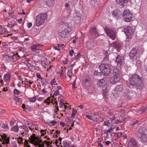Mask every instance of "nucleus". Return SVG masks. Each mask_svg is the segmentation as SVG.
<instances>
[{"mask_svg": "<svg viewBox=\"0 0 147 147\" xmlns=\"http://www.w3.org/2000/svg\"><path fill=\"white\" fill-rule=\"evenodd\" d=\"M44 143L43 142H42L41 144H39L38 147H44Z\"/></svg>", "mask_w": 147, "mask_h": 147, "instance_id": "64", "label": "nucleus"}, {"mask_svg": "<svg viewBox=\"0 0 147 147\" xmlns=\"http://www.w3.org/2000/svg\"><path fill=\"white\" fill-rule=\"evenodd\" d=\"M110 81L111 83L115 84L119 81V77L114 76L111 78Z\"/></svg>", "mask_w": 147, "mask_h": 147, "instance_id": "12", "label": "nucleus"}, {"mask_svg": "<svg viewBox=\"0 0 147 147\" xmlns=\"http://www.w3.org/2000/svg\"><path fill=\"white\" fill-rule=\"evenodd\" d=\"M35 45H36V46L37 47H43L44 46L43 45H42L41 44H35Z\"/></svg>", "mask_w": 147, "mask_h": 147, "instance_id": "62", "label": "nucleus"}, {"mask_svg": "<svg viewBox=\"0 0 147 147\" xmlns=\"http://www.w3.org/2000/svg\"><path fill=\"white\" fill-rule=\"evenodd\" d=\"M22 12H19L18 13L19 15H20V14H23L24 15H25V14L26 13L25 12H24V9H22Z\"/></svg>", "mask_w": 147, "mask_h": 147, "instance_id": "60", "label": "nucleus"}, {"mask_svg": "<svg viewBox=\"0 0 147 147\" xmlns=\"http://www.w3.org/2000/svg\"><path fill=\"white\" fill-rule=\"evenodd\" d=\"M137 136L143 142H147V130L145 127L140 128L137 132Z\"/></svg>", "mask_w": 147, "mask_h": 147, "instance_id": "2", "label": "nucleus"}, {"mask_svg": "<svg viewBox=\"0 0 147 147\" xmlns=\"http://www.w3.org/2000/svg\"><path fill=\"white\" fill-rule=\"evenodd\" d=\"M41 83L42 86H45L47 83V80H45V81H41Z\"/></svg>", "mask_w": 147, "mask_h": 147, "instance_id": "43", "label": "nucleus"}, {"mask_svg": "<svg viewBox=\"0 0 147 147\" xmlns=\"http://www.w3.org/2000/svg\"><path fill=\"white\" fill-rule=\"evenodd\" d=\"M36 76L37 78L40 79H42V78L41 77L40 74L39 73H37L36 74Z\"/></svg>", "mask_w": 147, "mask_h": 147, "instance_id": "50", "label": "nucleus"}, {"mask_svg": "<svg viewBox=\"0 0 147 147\" xmlns=\"http://www.w3.org/2000/svg\"><path fill=\"white\" fill-rule=\"evenodd\" d=\"M18 57H17V56L15 55H12V59H13L14 61H16L18 60Z\"/></svg>", "mask_w": 147, "mask_h": 147, "instance_id": "36", "label": "nucleus"}, {"mask_svg": "<svg viewBox=\"0 0 147 147\" xmlns=\"http://www.w3.org/2000/svg\"><path fill=\"white\" fill-rule=\"evenodd\" d=\"M1 137L3 139V138H5V140L6 139L7 137V136L6 135V134H5L3 136L2 135L1 136Z\"/></svg>", "mask_w": 147, "mask_h": 147, "instance_id": "63", "label": "nucleus"}, {"mask_svg": "<svg viewBox=\"0 0 147 147\" xmlns=\"http://www.w3.org/2000/svg\"><path fill=\"white\" fill-rule=\"evenodd\" d=\"M19 130V126L16 125L13 127L11 128V130L15 132H18Z\"/></svg>", "mask_w": 147, "mask_h": 147, "instance_id": "24", "label": "nucleus"}, {"mask_svg": "<svg viewBox=\"0 0 147 147\" xmlns=\"http://www.w3.org/2000/svg\"><path fill=\"white\" fill-rule=\"evenodd\" d=\"M29 69H31L32 71H33L35 70V67L34 65H31Z\"/></svg>", "mask_w": 147, "mask_h": 147, "instance_id": "46", "label": "nucleus"}, {"mask_svg": "<svg viewBox=\"0 0 147 147\" xmlns=\"http://www.w3.org/2000/svg\"><path fill=\"white\" fill-rule=\"evenodd\" d=\"M72 72L71 71H69L68 70L67 73V74L68 75V76L69 77H70V78H71V75L72 74Z\"/></svg>", "mask_w": 147, "mask_h": 147, "instance_id": "44", "label": "nucleus"}, {"mask_svg": "<svg viewBox=\"0 0 147 147\" xmlns=\"http://www.w3.org/2000/svg\"><path fill=\"white\" fill-rule=\"evenodd\" d=\"M34 144V145L36 146L38 145L39 146V144L37 142V140H36V141H34V144Z\"/></svg>", "mask_w": 147, "mask_h": 147, "instance_id": "53", "label": "nucleus"}, {"mask_svg": "<svg viewBox=\"0 0 147 147\" xmlns=\"http://www.w3.org/2000/svg\"><path fill=\"white\" fill-rule=\"evenodd\" d=\"M55 0H44L46 4L49 7H52L55 4Z\"/></svg>", "mask_w": 147, "mask_h": 147, "instance_id": "11", "label": "nucleus"}, {"mask_svg": "<svg viewBox=\"0 0 147 147\" xmlns=\"http://www.w3.org/2000/svg\"><path fill=\"white\" fill-rule=\"evenodd\" d=\"M122 16L125 22H129L132 20L133 14L129 10L126 9L123 12Z\"/></svg>", "mask_w": 147, "mask_h": 147, "instance_id": "6", "label": "nucleus"}, {"mask_svg": "<svg viewBox=\"0 0 147 147\" xmlns=\"http://www.w3.org/2000/svg\"><path fill=\"white\" fill-rule=\"evenodd\" d=\"M106 83V81L104 79H102L100 80V81L98 83V84L100 86L102 87L105 85Z\"/></svg>", "mask_w": 147, "mask_h": 147, "instance_id": "18", "label": "nucleus"}, {"mask_svg": "<svg viewBox=\"0 0 147 147\" xmlns=\"http://www.w3.org/2000/svg\"><path fill=\"white\" fill-rule=\"evenodd\" d=\"M84 84L86 86H89L90 85L89 82L88 80L86 78H84L82 80Z\"/></svg>", "mask_w": 147, "mask_h": 147, "instance_id": "17", "label": "nucleus"}, {"mask_svg": "<svg viewBox=\"0 0 147 147\" xmlns=\"http://www.w3.org/2000/svg\"><path fill=\"white\" fill-rule=\"evenodd\" d=\"M116 118L115 117H113V118H109L108 119H109L110 121H112L115 120Z\"/></svg>", "mask_w": 147, "mask_h": 147, "instance_id": "57", "label": "nucleus"}, {"mask_svg": "<svg viewBox=\"0 0 147 147\" xmlns=\"http://www.w3.org/2000/svg\"><path fill=\"white\" fill-rule=\"evenodd\" d=\"M120 139H124L127 138L126 135L124 133L120 132Z\"/></svg>", "mask_w": 147, "mask_h": 147, "instance_id": "22", "label": "nucleus"}, {"mask_svg": "<svg viewBox=\"0 0 147 147\" xmlns=\"http://www.w3.org/2000/svg\"><path fill=\"white\" fill-rule=\"evenodd\" d=\"M116 91L119 92V85H118L115 88Z\"/></svg>", "mask_w": 147, "mask_h": 147, "instance_id": "47", "label": "nucleus"}, {"mask_svg": "<svg viewBox=\"0 0 147 147\" xmlns=\"http://www.w3.org/2000/svg\"><path fill=\"white\" fill-rule=\"evenodd\" d=\"M121 120H120V123H121V122H124V121L126 120V117H123L122 116H121Z\"/></svg>", "mask_w": 147, "mask_h": 147, "instance_id": "40", "label": "nucleus"}, {"mask_svg": "<svg viewBox=\"0 0 147 147\" xmlns=\"http://www.w3.org/2000/svg\"><path fill=\"white\" fill-rule=\"evenodd\" d=\"M128 0H120V5L123 7L125 6V3L127 2Z\"/></svg>", "mask_w": 147, "mask_h": 147, "instance_id": "21", "label": "nucleus"}, {"mask_svg": "<svg viewBox=\"0 0 147 147\" xmlns=\"http://www.w3.org/2000/svg\"><path fill=\"white\" fill-rule=\"evenodd\" d=\"M60 124L61 126H62L63 127H64L65 125V123H64L63 122L61 121L60 122Z\"/></svg>", "mask_w": 147, "mask_h": 147, "instance_id": "55", "label": "nucleus"}, {"mask_svg": "<svg viewBox=\"0 0 147 147\" xmlns=\"http://www.w3.org/2000/svg\"><path fill=\"white\" fill-rule=\"evenodd\" d=\"M111 47H114L118 51L119 50V43L118 42H115L110 44Z\"/></svg>", "mask_w": 147, "mask_h": 147, "instance_id": "13", "label": "nucleus"}, {"mask_svg": "<svg viewBox=\"0 0 147 147\" xmlns=\"http://www.w3.org/2000/svg\"><path fill=\"white\" fill-rule=\"evenodd\" d=\"M20 92L16 89H15L13 90V93L15 95H18L20 94Z\"/></svg>", "mask_w": 147, "mask_h": 147, "instance_id": "32", "label": "nucleus"}, {"mask_svg": "<svg viewBox=\"0 0 147 147\" xmlns=\"http://www.w3.org/2000/svg\"><path fill=\"white\" fill-rule=\"evenodd\" d=\"M36 47L37 46H36V45H35V44H34L32 46L30 47V48L32 49V51H34L36 50Z\"/></svg>", "mask_w": 147, "mask_h": 147, "instance_id": "33", "label": "nucleus"}, {"mask_svg": "<svg viewBox=\"0 0 147 147\" xmlns=\"http://www.w3.org/2000/svg\"><path fill=\"white\" fill-rule=\"evenodd\" d=\"M2 128L3 129H7L9 128L8 124L3 123L2 125Z\"/></svg>", "mask_w": 147, "mask_h": 147, "instance_id": "26", "label": "nucleus"}, {"mask_svg": "<svg viewBox=\"0 0 147 147\" xmlns=\"http://www.w3.org/2000/svg\"><path fill=\"white\" fill-rule=\"evenodd\" d=\"M60 27L64 30L70 32L71 30V28L68 24L67 23H62L60 25Z\"/></svg>", "mask_w": 147, "mask_h": 147, "instance_id": "8", "label": "nucleus"}, {"mask_svg": "<svg viewBox=\"0 0 147 147\" xmlns=\"http://www.w3.org/2000/svg\"><path fill=\"white\" fill-rule=\"evenodd\" d=\"M36 99V96H34L32 98H30V101L32 102H34L35 101Z\"/></svg>", "mask_w": 147, "mask_h": 147, "instance_id": "30", "label": "nucleus"}, {"mask_svg": "<svg viewBox=\"0 0 147 147\" xmlns=\"http://www.w3.org/2000/svg\"><path fill=\"white\" fill-rule=\"evenodd\" d=\"M119 55H118L116 57V62L117 63V65H118V64L119 63Z\"/></svg>", "mask_w": 147, "mask_h": 147, "instance_id": "42", "label": "nucleus"}, {"mask_svg": "<svg viewBox=\"0 0 147 147\" xmlns=\"http://www.w3.org/2000/svg\"><path fill=\"white\" fill-rule=\"evenodd\" d=\"M69 32L64 30L59 33V35L62 38H64L66 37L68 34Z\"/></svg>", "mask_w": 147, "mask_h": 147, "instance_id": "14", "label": "nucleus"}, {"mask_svg": "<svg viewBox=\"0 0 147 147\" xmlns=\"http://www.w3.org/2000/svg\"><path fill=\"white\" fill-rule=\"evenodd\" d=\"M64 146L65 147H69L70 145L69 143H67L65 142V143H64Z\"/></svg>", "mask_w": 147, "mask_h": 147, "instance_id": "54", "label": "nucleus"}, {"mask_svg": "<svg viewBox=\"0 0 147 147\" xmlns=\"http://www.w3.org/2000/svg\"><path fill=\"white\" fill-rule=\"evenodd\" d=\"M28 27V28H31L32 26V24L31 23H29L27 24Z\"/></svg>", "mask_w": 147, "mask_h": 147, "instance_id": "61", "label": "nucleus"}, {"mask_svg": "<svg viewBox=\"0 0 147 147\" xmlns=\"http://www.w3.org/2000/svg\"><path fill=\"white\" fill-rule=\"evenodd\" d=\"M54 47L55 49L58 51L60 50V47L59 46H55Z\"/></svg>", "mask_w": 147, "mask_h": 147, "instance_id": "59", "label": "nucleus"}, {"mask_svg": "<svg viewBox=\"0 0 147 147\" xmlns=\"http://www.w3.org/2000/svg\"><path fill=\"white\" fill-rule=\"evenodd\" d=\"M139 121L137 120H135L131 122L130 123V125L132 126H133L138 123Z\"/></svg>", "mask_w": 147, "mask_h": 147, "instance_id": "31", "label": "nucleus"}, {"mask_svg": "<svg viewBox=\"0 0 147 147\" xmlns=\"http://www.w3.org/2000/svg\"><path fill=\"white\" fill-rule=\"evenodd\" d=\"M102 92L103 95L105 96L106 98H107V96L108 94L107 91L105 89L103 90Z\"/></svg>", "mask_w": 147, "mask_h": 147, "instance_id": "28", "label": "nucleus"}, {"mask_svg": "<svg viewBox=\"0 0 147 147\" xmlns=\"http://www.w3.org/2000/svg\"><path fill=\"white\" fill-rule=\"evenodd\" d=\"M56 98H54V97H52L51 99V100L53 102H55V103L56 104V105H57L58 103L56 101Z\"/></svg>", "mask_w": 147, "mask_h": 147, "instance_id": "39", "label": "nucleus"}, {"mask_svg": "<svg viewBox=\"0 0 147 147\" xmlns=\"http://www.w3.org/2000/svg\"><path fill=\"white\" fill-rule=\"evenodd\" d=\"M111 66L110 65L103 63L99 66V69L100 71L104 74L105 76L108 75L111 71Z\"/></svg>", "mask_w": 147, "mask_h": 147, "instance_id": "5", "label": "nucleus"}, {"mask_svg": "<svg viewBox=\"0 0 147 147\" xmlns=\"http://www.w3.org/2000/svg\"><path fill=\"white\" fill-rule=\"evenodd\" d=\"M113 130V128H110V129H109L107 131V136H108V133H110L111 132V131Z\"/></svg>", "mask_w": 147, "mask_h": 147, "instance_id": "48", "label": "nucleus"}, {"mask_svg": "<svg viewBox=\"0 0 147 147\" xmlns=\"http://www.w3.org/2000/svg\"><path fill=\"white\" fill-rule=\"evenodd\" d=\"M146 110V108L144 107H142L141 109L142 113H144V112Z\"/></svg>", "mask_w": 147, "mask_h": 147, "instance_id": "49", "label": "nucleus"}, {"mask_svg": "<svg viewBox=\"0 0 147 147\" xmlns=\"http://www.w3.org/2000/svg\"><path fill=\"white\" fill-rule=\"evenodd\" d=\"M81 56V55L80 53H78L75 57V58L76 59H78Z\"/></svg>", "mask_w": 147, "mask_h": 147, "instance_id": "52", "label": "nucleus"}, {"mask_svg": "<svg viewBox=\"0 0 147 147\" xmlns=\"http://www.w3.org/2000/svg\"><path fill=\"white\" fill-rule=\"evenodd\" d=\"M17 21L19 23L21 24L22 22V18H21L19 20H17Z\"/></svg>", "mask_w": 147, "mask_h": 147, "instance_id": "58", "label": "nucleus"}, {"mask_svg": "<svg viewBox=\"0 0 147 147\" xmlns=\"http://www.w3.org/2000/svg\"><path fill=\"white\" fill-rule=\"evenodd\" d=\"M33 82H31L29 81H26L24 83L27 86L30 87L31 85L32 84Z\"/></svg>", "mask_w": 147, "mask_h": 147, "instance_id": "29", "label": "nucleus"}, {"mask_svg": "<svg viewBox=\"0 0 147 147\" xmlns=\"http://www.w3.org/2000/svg\"><path fill=\"white\" fill-rule=\"evenodd\" d=\"M113 74L114 76L119 77V71L118 68L116 67L113 69Z\"/></svg>", "mask_w": 147, "mask_h": 147, "instance_id": "16", "label": "nucleus"}, {"mask_svg": "<svg viewBox=\"0 0 147 147\" xmlns=\"http://www.w3.org/2000/svg\"><path fill=\"white\" fill-rule=\"evenodd\" d=\"M47 18V15L46 13L39 14L36 17V25L39 26L43 24Z\"/></svg>", "mask_w": 147, "mask_h": 147, "instance_id": "3", "label": "nucleus"}, {"mask_svg": "<svg viewBox=\"0 0 147 147\" xmlns=\"http://www.w3.org/2000/svg\"><path fill=\"white\" fill-rule=\"evenodd\" d=\"M11 75L7 73L4 75V79L5 80H9L11 78Z\"/></svg>", "mask_w": 147, "mask_h": 147, "instance_id": "19", "label": "nucleus"}, {"mask_svg": "<svg viewBox=\"0 0 147 147\" xmlns=\"http://www.w3.org/2000/svg\"><path fill=\"white\" fill-rule=\"evenodd\" d=\"M128 147H138L137 142L134 139L131 138L128 142Z\"/></svg>", "mask_w": 147, "mask_h": 147, "instance_id": "10", "label": "nucleus"}, {"mask_svg": "<svg viewBox=\"0 0 147 147\" xmlns=\"http://www.w3.org/2000/svg\"><path fill=\"white\" fill-rule=\"evenodd\" d=\"M125 57L124 56L120 57V65H123L125 63Z\"/></svg>", "mask_w": 147, "mask_h": 147, "instance_id": "23", "label": "nucleus"}, {"mask_svg": "<svg viewBox=\"0 0 147 147\" xmlns=\"http://www.w3.org/2000/svg\"><path fill=\"white\" fill-rule=\"evenodd\" d=\"M90 33L91 34H94L95 36L97 37L98 36V32L96 30L95 27L92 28L90 30Z\"/></svg>", "mask_w": 147, "mask_h": 147, "instance_id": "15", "label": "nucleus"}, {"mask_svg": "<svg viewBox=\"0 0 147 147\" xmlns=\"http://www.w3.org/2000/svg\"><path fill=\"white\" fill-rule=\"evenodd\" d=\"M74 52L73 49H71L69 51V55L70 56H72L74 53Z\"/></svg>", "mask_w": 147, "mask_h": 147, "instance_id": "38", "label": "nucleus"}, {"mask_svg": "<svg viewBox=\"0 0 147 147\" xmlns=\"http://www.w3.org/2000/svg\"><path fill=\"white\" fill-rule=\"evenodd\" d=\"M51 84L52 85H57V83L55 80V78L52 80L51 82Z\"/></svg>", "mask_w": 147, "mask_h": 147, "instance_id": "35", "label": "nucleus"}, {"mask_svg": "<svg viewBox=\"0 0 147 147\" xmlns=\"http://www.w3.org/2000/svg\"><path fill=\"white\" fill-rule=\"evenodd\" d=\"M59 91L58 90H57L53 94L54 96H57L59 95Z\"/></svg>", "mask_w": 147, "mask_h": 147, "instance_id": "45", "label": "nucleus"}, {"mask_svg": "<svg viewBox=\"0 0 147 147\" xmlns=\"http://www.w3.org/2000/svg\"><path fill=\"white\" fill-rule=\"evenodd\" d=\"M64 100L63 98H61V99L60 101V104H62V105H65V103H64L63 102Z\"/></svg>", "mask_w": 147, "mask_h": 147, "instance_id": "51", "label": "nucleus"}, {"mask_svg": "<svg viewBox=\"0 0 147 147\" xmlns=\"http://www.w3.org/2000/svg\"><path fill=\"white\" fill-rule=\"evenodd\" d=\"M120 29H122L121 32H124L128 38L131 37L134 33V28L130 26H129L126 28H121Z\"/></svg>", "mask_w": 147, "mask_h": 147, "instance_id": "4", "label": "nucleus"}, {"mask_svg": "<svg viewBox=\"0 0 147 147\" xmlns=\"http://www.w3.org/2000/svg\"><path fill=\"white\" fill-rule=\"evenodd\" d=\"M77 113V111L76 110H74V108L73 109L72 113L71 114V118L73 119L75 115Z\"/></svg>", "mask_w": 147, "mask_h": 147, "instance_id": "25", "label": "nucleus"}, {"mask_svg": "<svg viewBox=\"0 0 147 147\" xmlns=\"http://www.w3.org/2000/svg\"><path fill=\"white\" fill-rule=\"evenodd\" d=\"M8 32L4 28H3L2 29L1 31V34H7Z\"/></svg>", "mask_w": 147, "mask_h": 147, "instance_id": "34", "label": "nucleus"}, {"mask_svg": "<svg viewBox=\"0 0 147 147\" xmlns=\"http://www.w3.org/2000/svg\"><path fill=\"white\" fill-rule=\"evenodd\" d=\"M74 19L76 20L75 22H76L77 23H78L80 20V16H76L75 17Z\"/></svg>", "mask_w": 147, "mask_h": 147, "instance_id": "27", "label": "nucleus"}, {"mask_svg": "<svg viewBox=\"0 0 147 147\" xmlns=\"http://www.w3.org/2000/svg\"><path fill=\"white\" fill-rule=\"evenodd\" d=\"M35 134H33L31 136H30L31 138L30 140L31 143L32 144H34V141H36V140H35L36 136H35Z\"/></svg>", "mask_w": 147, "mask_h": 147, "instance_id": "20", "label": "nucleus"}, {"mask_svg": "<svg viewBox=\"0 0 147 147\" xmlns=\"http://www.w3.org/2000/svg\"><path fill=\"white\" fill-rule=\"evenodd\" d=\"M105 32L107 34L108 36H110V38L112 40H114L116 37V32L114 31L109 28L108 27H105L104 29Z\"/></svg>", "mask_w": 147, "mask_h": 147, "instance_id": "7", "label": "nucleus"}, {"mask_svg": "<svg viewBox=\"0 0 147 147\" xmlns=\"http://www.w3.org/2000/svg\"><path fill=\"white\" fill-rule=\"evenodd\" d=\"M137 52V49L136 48L132 49L130 53L129 57L131 59L136 60L137 59V57L136 55Z\"/></svg>", "mask_w": 147, "mask_h": 147, "instance_id": "9", "label": "nucleus"}, {"mask_svg": "<svg viewBox=\"0 0 147 147\" xmlns=\"http://www.w3.org/2000/svg\"><path fill=\"white\" fill-rule=\"evenodd\" d=\"M126 83L128 86L131 88H136L141 90L144 87L143 83L140 77L137 74H135L129 78V82L127 81Z\"/></svg>", "mask_w": 147, "mask_h": 147, "instance_id": "1", "label": "nucleus"}, {"mask_svg": "<svg viewBox=\"0 0 147 147\" xmlns=\"http://www.w3.org/2000/svg\"><path fill=\"white\" fill-rule=\"evenodd\" d=\"M50 123H51L53 125H54L57 123V122L55 120H53L51 121Z\"/></svg>", "mask_w": 147, "mask_h": 147, "instance_id": "56", "label": "nucleus"}, {"mask_svg": "<svg viewBox=\"0 0 147 147\" xmlns=\"http://www.w3.org/2000/svg\"><path fill=\"white\" fill-rule=\"evenodd\" d=\"M110 121L109 119H107L106 120L104 121V124L105 125H107L109 123Z\"/></svg>", "mask_w": 147, "mask_h": 147, "instance_id": "37", "label": "nucleus"}, {"mask_svg": "<svg viewBox=\"0 0 147 147\" xmlns=\"http://www.w3.org/2000/svg\"><path fill=\"white\" fill-rule=\"evenodd\" d=\"M74 66V65H70L68 68V70L72 72V68Z\"/></svg>", "mask_w": 147, "mask_h": 147, "instance_id": "41", "label": "nucleus"}]
</instances>
